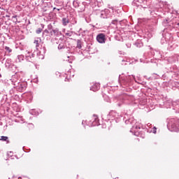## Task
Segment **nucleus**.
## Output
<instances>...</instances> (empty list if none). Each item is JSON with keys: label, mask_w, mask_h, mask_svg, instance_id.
<instances>
[{"label": "nucleus", "mask_w": 179, "mask_h": 179, "mask_svg": "<svg viewBox=\"0 0 179 179\" xmlns=\"http://www.w3.org/2000/svg\"><path fill=\"white\" fill-rule=\"evenodd\" d=\"M151 78H152V79H159V75H157V74H156V73H153V74H152Z\"/></svg>", "instance_id": "4be33fe9"}, {"label": "nucleus", "mask_w": 179, "mask_h": 179, "mask_svg": "<svg viewBox=\"0 0 179 179\" xmlns=\"http://www.w3.org/2000/svg\"><path fill=\"white\" fill-rule=\"evenodd\" d=\"M73 6H75V8H78V6H79V3L76 1H74L73 2Z\"/></svg>", "instance_id": "5701e85b"}, {"label": "nucleus", "mask_w": 179, "mask_h": 179, "mask_svg": "<svg viewBox=\"0 0 179 179\" xmlns=\"http://www.w3.org/2000/svg\"><path fill=\"white\" fill-rule=\"evenodd\" d=\"M131 77L129 78L128 80H130L129 82H131V80H134V79H135V76H130Z\"/></svg>", "instance_id": "c85d7f7f"}, {"label": "nucleus", "mask_w": 179, "mask_h": 179, "mask_svg": "<svg viewBox=\"0 0 179 179\" xmlns=\"http://www.w3.org/2000/svg\"><path fill=\"white\" fill-rule=\"evenodd\" d=\"M112 24H117L118 23V20H113L111 22Z\"/></svg>", "instance_id": "a878e982"}, {"label": "nucleus", "mask_w": 179, "mask_h": 179, "mask_svg": "<svg viewBox=\"0 0 179 179\" xmlns=\"http://www.w3.org/2000/svg\"><path fill=\"white\" fill-rule=\"evenodd\" d=\"M73 34V32L71 31H68L67 32L65 33V36L67 37H72V35Z\"/></svg>", "instance_id": "6ab92c4d"}, {"label": "nucleus", "mask_w": 179, "mask_h": 179, "mask_svg": "<svg viewBox=\"0 0 179 179\" xmlns=\"http://www.w3.org/2000/svg\"><path fill=\"white\" fill-rule=\"evenodd\" d=\"M48 30H52V25L51 24L48 25Z\"/></svg>", "instance_id": "c756f323"}, {"label": "nucleus", "mask_w": 179, "mask_h": 179, "mask_svg": "<svg viewBox=\"0 0 179 179\" xmlns=\"http://www.w3.org/2000/svg\"><path fill=\"white\" fill-rule=\"evenodd\" d=\"M126 124H129V122L131 124L134 125L130 130V132L136 135V136H138L139 135V133L138 132V129H141V125L136 124V120H134V118H130L128 120L125 121Z\"/></svg>", "instance_id": "7ed1b4c3"}, {"label": "nucleus", "mask_w": 179, "mask_h": 179, "mask_svg": "<svg viewBox=\"0 0 179 179\" xmlns=\"http://www.w3.org/2000/svg\"><path fill=\"white\" fill-rule=\"evenodd\" d=\"M34 43L36 45V50H40L43 47V41L41 40V38H36Z\"/></svg>", "instance_id": "6e6552de"}, {"label": "nucleus", "mask_w": 179, "mask_h": 179, "mask_svg": "<svg viewBox=\"0 0 179 179\" xmlns=\"http://www.w3.org/2000/svg\"><path fill=\"white\" fill-rule=\"evenodd\" d=\"M42 59L43 58V57L42 56V57H41Z\"/></svg>", "instance_id": "e433bc0d"}, {"label": "nucleus", "mask_w": 179, "mask_h": 179, "mask_svg": "<svg viewBox=\"0 0 179 179\" xmlns=\"http://www.w3.org/2000/svg\"><path fill=\"white\" fill-rule=\"evenodd\" d=\"M108 118H117L118 117V113L117 112L112 110L108 115Z\"/></svg>", "instance_id": "9d476101"}, {"label": "nucleus", "mask_w": 179, "mask_h": 179, "mask_svg": "<svg viewBox=\"0 0 179 179\" xmlns=\"http://www.w3.org/2000/svg\"><path fill=\"white\" fill-rule=\"evenodd\" d=\"M13 17H16V16H13Z\"/></svg>", "instance_id": "c9c22d12"}, {"label": "nucleus", "mask_w": 179, "mask_h": 179, "mask_svg": "<svg viewBox=\"0 0 179 179\" xmlns=\"http://www.w3.org/2000/svg\"><path fill=\"white\" fill-rule=\"evenodd\" d=\"M94 121L92 122L93 127H95V125H99V117L97 115H94Z\"/></svg>", "instance_id": "2eb2a0df"}, {"label": "nucleus", "mask_w": 179, "mask_h": 179, "mask_svg": "<svg viewBox=\"0 0 179 179\" xmlns=\"http://www.w3.org/2000/svg\"><path fill=\"white\" fill-rule=\"evenodd\" d=\"M135 45L138 48H141V47H143V43H142V41H137L135 43Z\"/></svg>", "instance_id": "f3484780"}, {"label": "nucleus", "mask_w": 179, "mask_h": 179, "mask_svg": "<svg viewBox=\"0 0 179 179\" xmlns=\"http://www.w3.org/2000/svg\"><path fill=\"white\" fill-rule=\"evenodd\" d=\"M50 33V36L54 37H55V36H58L61 34V32H59V30H58V29H52Z\"/></svg>", "instance_id": "9b49d317"}, {"label": "nucleus", "mask_w": 179, "mask_h": 179, "mask_svg": "<svg viewBox=\"0 0 179 179\" xmlns=\"http://www.w3.org/2000/svg\"><path fill=\"white\" fill-rule=\"evenodd\" d=\"M5 50L6 51H8V52H10L12 51V49H10V48L6 46L5 47Z\"/></svg>", "instance_id": "393cba45"}, {"label": "nucleus", "mask_w": 179, "mask_h": 179, "mask_svg": "<svg viewBox=\"0 0 179 179\" xmlns=\"http://www.w3.org/2000/svg\"><path fill=\"white\" fill-rule=\"evenodd\" d=\"M0 141L2 142H6V143H9V138L8 136H1Z\"/></svg>", "instance_id": "dca6fc26"}, {"label": "nucleus", "mask_w": 179, "mask_h": 179, "mask_svg": "<svg viewBox=\"0 0 179 179\" xmlns=\"http://www.w3.org/2000/svg\"><path fill=\"white\" fill-rule=\"evenodd\" d=\"M109 16H110V10H108V9H106L101 12V17L102 19H107L108 17H109Z\"/></svg>", "instance_id": "1a4fd4ad"}, {"label": "nucleus", "mask_w": 179, "mask_h": 179, "mask_svg": "<svg viewBox=\"0 0 179 179\" xmlns=\"http://www.w3.org/2000/svg\"><path fill=\"white\" fill-rule=\"evenodd\" d=\"M96 41H98V43H100L101 44H104V43H106V34H99L96 36Z\"/></svg>", "instance_id": "0eeeda50"}, {"label": "nucleus", "mask_w": 179, "mask_h": 179, "mask_svg": "<svg viewBox=\"0 0 179 179\" xmlns=\"http://www.w3.org/2000/svg\"><path fill=\"white\" fill-rule=\"evenodd\" d=\"M167 128L171 132H178L179 120L177 118L168 119Z\"/></svg>", "instance_id": "f03ea898"}, {"label": "nucleus", "mask_w": 179, "mask_h": 179, "mask_svg": "<svg viewBox=\"0 0 179 179\" xmlns=\"http://www.w3.org/2000/svg\"><path fill=\"white\" fill-rule=\"evenodd\" d=\"M41 31H43V29L38 28V29H36V34H40V33H41Z\"/></svg>", "instance_id": "b1692460"}, {"label": "nucleus", "mask_w": 179, "mask_h": 179, "mask_svg": "<svg viewBox=\"0 0 179 179\" xmlns=\"http://www.w3.org/2000/svg\"><path fill=\"white\" fill-rule=\"evenodd\" d=\"M134 101L135 97L134 96L124 94L117 100V105L118 107H121L123 104H131V103H134Z\"/></svg>", "instance_id": "f257e3e1"}, {"label": "nucleus", "mask_w": 179, "mask_h": 179, "mask_svg": "<svg viewBox=\"0 0 179 179\" xmlns=\"http://www.w3.org/2000/svg\"><path fill=\"white\" fill-rule=\"evenodd\" d=\"M6 68H9V66H10V59H8L6 61V64H5Z\"/></svg>", "instance_id": "aec40b11"}, {"label": "nucleus", "mask_w": 179, "mask_h": 179, "mask_svg": "<svg viewBox=\"0 0 179 179\" xmlns=\"http://www.w3.org/2000/svg\"><path fill=\"white\" fill-rule=\"evenodd\" d=\"M15 22H17V19H16Z\"/></svg>", "instance_id": "f704fd0d"}, {"label": "nucleus", "mask_w": 179, "mask_h": 179, "mask_svg": "<svg viewBox=\"0 0 179 179\" xmlns=\"http://www.w3.org/2000/svg\"><path fill=\"white\" fill-rule=\"evenodd\" d=\"M24 57L23 56V55H18V59L20 60V61H23V58H24Z\"/></svg>", "instance_id": "cd10ccee"}, {"label": "nucleus", "mask_w": 179, "mask_h": 179, "mask_svg": "<svg viewBox=\"0 0 179 179\" xmlns=\"http://www.w3.org/2000/svg\"><path fill=\"white\" fill-rule=\"evenodd\" d=\"M174 85H175V87H176V89H179V82H175Z\"/></svg>", "instance_id": "bb28decb"}, {"label": "nucleus", "mask_w": 179, "mask_h": 179, "mask_svg": "<svg viewBox=\"0 0 179 179\" xmlns=\"http://www.w3.org/2000/svg\"><path fill=\"white\" fill-rule=\"evenodd\" d=\"M42 26H43V27H43V29H44V25H43V24H42Z\"/></svg>", "instance_id": "72a5a7b5"}, {"label": "nucleus", "mask_w": 179, "mask_h": 179, "mask_svg": "<svg viewBox=\"0 0 179 179\" xmlns=\"http://www.w3.org/2000/svg\"><path fill=\"white\" fill-rule=\"evenodd\" d=\"M50 31L48 29H45L43 32V37H45V36H48Z\"/></svg>", "instance_id": "412c9836"}, {"label": "nucleus", "mask_w": 179, "mask_h": 179, "mask_svg": "<svg viewBox=\"0 0 179 179\" xmlns=\"http://www.w3.org/2000/svg\"><path fill=\"white\" fill-rule=\"evenodd\" d=\"M12 83L15 85L14 87L18 92H24L26 90V84L24 83H19L18 81L15 80V78H12Z\"/></svg>", "instance_id": "20e7f679"}, {"label": "nucleus", "mask_w": 179, "mask_h": 179, "mask_svg": "<svg viewBox=\"0 0 179 179\" xmlns=\"http://www.w3.org/2000/svg\"><path fill=\"white\" fill-rule=\"evenodd\" d=\"M58 50H65L66 48V43H65L64 41L62 42H59Z\"/></svg>", "instance_id": "f8f14e48"}, {"label": "nucleus", "mask_w": 179, "mask_h": 179, "mask_svg": "<svg viewBox=\"0 0 179 179\" xmlns=\"http://www.w3.org/2000/svg\"><path fill=\"white\" fill-rule=\"evenodd\" d=\"M55 9H57V10H58V11H59V10H60V9H59V8H53V10H55Z\"/></svg>", "instance_id": "2f4dec72"}, {"label": "nucleus", "mask_w": 179, "mask_h": 179, "mask_svg": "<svg viewBox=\"0 0 179 179\" xmlns=\"http://www.w3.org/2000/svg\"><path fill=\"white\" fill-rule=\"evenodd\" d=\"M99 89H100V84L96 83L92 86V87L90 88V90H92L93 92H97Z\"/></svg>", "instance_id": "ddd939ff"}, {"label": "nucleus", "mask_w": 179, "mask_h": 179, "mask_svg": "<svg viewBox=\"0 0 179 179\" xmlns=\"http://www.w3.org/2000/svg\"><path fill=\"white\" fill-rule=\"evenodd\" d=\"M77 48H79V50L82 48V41L79 39L77 40Z\"/></svg>", "instance_id": "a211bd4d"}, {"label": "nucleus", "mask_w": 179, "mask_h": 179, "mask_svg": "<svg viewBox=\"0 0 179 179\" xmlns=\"http://www.w3.org/2000/svg\"><path fill=\"white\" fill-rule=\"evenodd\" d=\"M113 87H118V85H113Z\"/></svg>", "instance_id": "473e14b6"}, {"label": "nucleus", "mask_w": 179, "mask_h": 179, "mask_svg": "<svg viewBox=\"0 0 179 179\" xmlns=\"http://www.w3.org/2000/svg\"><path fill=\"white\" fill-rule=\"evenodd\" d=\"M25 57H26V59L29 62H34V57H36V55L27 50L25 53Z\"/></svg>", "instance_id": "423d86ee"}, {"label": "nucleus", "mask_w": 179, "mask_h": 179, "mask_svg": "<svg viewBox=\"0 0 179 179\" xmlns=\"http://www.w3.org/2000/svg\"><path fill=\"white\" fill-rule=\"evenodd\" d=\"M129 78H131V76H123V77H121L120 76L119 77V83L121 86H122V85L124 86H127V85H128V83H129L130 80H128Z\"/></svg>", "instance_id": "39448f33"}, {"label": "nucleus", "mask_w": 179, "mask_h": 179, "mask_svg": "<svg viewBox=\"0 0 179 179\" xmlns=\"http://www.w3.org/2000/svg\"><path fill=\"white\" fill-rule=\"evenodd\" d=\"M152 129H153L152 130L153 134H156V129H157L156 127H154Z\"/></svg>", "instance_id": "7c9ffc66"}, {"label": "nucleus", "mask_w": 179, "mask_h": 179, "mask_svg": "<svg viewBox=\"0 0 179 179\" xmlns=\"http://www.w3.org/2000/svg\"><path fill=\"white\" fill-rule=\"evenodd\" d=\"M62 23L64 26H68V24L69 23V18H68V17H63L62 19Z\"/></svg>", "instance_id": "4468645a"}]
</instances>
